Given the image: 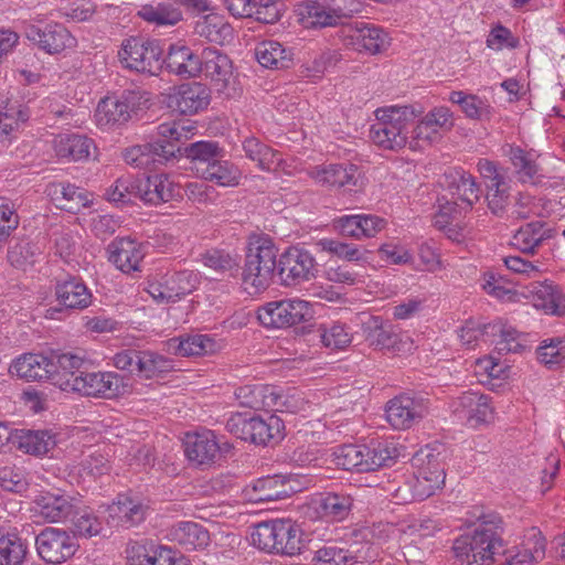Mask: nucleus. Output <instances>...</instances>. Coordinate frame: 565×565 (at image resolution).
<instances>
[{"mask_svg": "<svg viewBox=\"0 0 565 565\" xmlns=\"http://www.w3.org/2000/svg\"><path fill=\"white\" fill-rule=\"evenodd\" d=\"M192 128L181 122H164L158 126V138L154 141L137 145L124 152L125 161L137 168H149L150 164H167L175 160H189L191 169L201 177L207 168L225 151L218 142L199 140L185 143Z\"/></svg>", "mask_w": 565, "mask_h": 565, "instance_id": "1", "label": "nucleus"}, {"mask_svg": "<svg viewBox=\"0 0 565 565\" xmlns=\"http://www.w3.org/2000/svg\"><path fill=\"white\" fill-rule=\"evenodd\" d=\"M473 531L457 537L452 544L454 565H491L504 556L503 521L497 513L478 518Z\"/></svg>", "mask_w": 565, "mask_h": 565, "instance_id": "2", "label": "nucleus"}, {"mask_svg": "<svg viewBox=\"0 0 565 565\" xmlns=\"http://www.w3.org/2000/svg\"><path fill=\"white\" fill-rule=\"evenodd\" d=\"M423 107L391 106L375 111L377 122L371 127V138L379 147L397 151L408 145L409 127L423 114Z\"/></svg>", "mask_w": 565, "mask_h": 565, "instance_id": "3", "label": "nucleus"}, {"mask_svg": "<svg viewBox=\"0 0 565 565\" xmlns=\"http://www.w3.org/2000/svg\"><path fill=\"white\" fill-rule=\"evenodd\" d=\"M278 248L268 235L250 237L245 263L242 268V281L253 292L266 290L274 278L278 277Z\"/></svg>", "mask_w": 565, "mask_h": 565, "instance_id": "4", "label": "nucleus"}, {"mask_svg": "<svg viewBox=\"0 0 565 565\" xmlns=\"http://www.w3.org/2000/svg\"><path fill=\"white\" fill-rule=\"evenodd\" d=\"M253 545L267 553L294 556L305 546L299 526L287 519L258 523L252 533Z\"/></svg>", "mask_w": 565, "mask_h": 565, "instance_id": "5", "label": "nucleus"}, {"mask_svg": "<svg viewBox=\"0 0 565 565\" xmlns=\"http://www.w3.org/2000/svg\"><path fill=\"white\" fill-rule=\"evenodd\" d=\"M226 429L235 437L258 446L276 445L285 437L284 420L274 414L263 417L236 413L227 419Z\"/></svg>", "mask_w": 565, "mask_h": 565, "instance_id": "6", "label": "nucleus"}, {"mask_svg": "<svg viewBox=\"0 0 565 565\" xmlns=\"http://www.w3.org/2000/svg\"><path fill=\"white\" fill-rule=\"evenodd\" d=\"M334 455L337 465L344 470L370 472L393 465L398 451L387 441L372 440L369 445L339 446Z\"/></svg>", "mask_w": 565, "mask_h": 565, "instance_id": "7", "label": "nucleus"}, {"mask_svg": "<svg viewBox=\"0 0 565 565\" xmlns=\"http://www.w3.org/2000/svg\"><path fill=\"white\" fill-rule=\"evenodd\" d=\"M148 102L147 93L125 89L119 96L105 97L98 103L96 121L100 127L121 126L137 118Z\"/></svg>", "mask_w": 565, "mask_h": 565, "instance_id": "8", "label": "nucleus"}, {"mask_svg": "<svg viewBox=\"0 0 565 565\" xmlns=\"http://www.w3.org/2000/svg\"><path fill=\"white\" fill-rule=\"evenodd\" d=\"M62 391L111 399L129 391L128 379L116 372H81L62 384Z\"/></svg>", "mask_w": 565, "mask_h": 565, "instance_id": "9", "label": "nucleus"}, {"mask_svg": "<svg viewBox=\"0 0 565 565\" xmlns=\"http://www.w3.org/2000/svg\"><path fill=\"white\" fill-rule=\"evenodd\" d=\"M313 317V310L308 301L301 299H284L270 301L258 308L257 318L265 328H288L307 322Z\"/></svg>", "mask_w": 565, "mask_h": 565, "instance_id": "10", "label": "nucleus"}, {"mask_svg": "<svg viewBox=\"0 0 565 565\" xmlns=\"http://www.w3.org/2000/svg\"><path fill=\"white\" fill-rule=\"evenodd\" d=\"M416 468L412 486V499L423 501L434 494L445 482V468L439 454L431 450H419L412 459Z\"/></svg>", "mask_w": 565, "mask_h": 565, "instance_id": "11", "label": "nucleus"}, {"mask_svg": "<svg viewBox=\"0 0 565 565\" xmlns=\"http://www.w3.org/2000/svg\"><path fill=\"white\" fill-rule=\"evenodd\" d=\"M162 54L159 42L131 36L126 39L118 52L121 64L129 70L156 74L162 67Z\"/></svg>", "mask_w": 565, "mask_h": 565, "instance_id": "12", "label": "nucleus"}, {"mask_svg": "<svg viewBox=\"0 0 565 565\" xmlns=\"http://www.w3.org/2000/svg\"><path fill=\"white\" fill-rule=\"evenodd\" d=\"M318 267L315 257L306 249L289 247L278 258V279L291 287L316 278Z\"/></svg>", "mask_w": 565, "mask_h": 565, "instance_id": "13", "label": "nucleus"}, {"mask_svg": "<svg viewBox=\"0 0 565 565\" xmlns=\"http://www.w3.org/2000/svg\"><path fill=\"white\" fill-rule=\"evenodd\" d=\"M39 556L49 564H62L71 558L78 548L74 536L65 530L46 527L35 537Z\"/></svg>", "mask_w": 565, "mask_h": 565, "instance_id": "14", "label": "nucleus"}, {"mask_svg": "<svg viewBox=\"0 0 565 565\" xmlns=\"http://www.w3.org/2000/svg\"><path fill=\"white\" fill-rule=\"evenodd\" d=\"M345 45L358 52L379 54L390 46L388 34L380 26L364 21H353L343 29Z\"/></svg>", "mask_w": 565, "mask_h": 565, "instance_id": "15", "label": "nucleus"}, {"mask_svg": "<svg viewBox=\"0 0 565 565\" xmlns=\"http://www.w3.org/2000/svg\"><path fill=\"white\" fill-rule=\"evenodd\" d=\"M385 414L393 428L407 429L428 414V405L423 397L402 394L387 403Z\"/></svg>", "mask_w": 565, "mask_h": 565, "instance_id": "16", "label": "nucleus"}, {"mask_svg": "<svg viewBox=\"0 0 565 565\" xmlns=\"http://www.w3.org/2000/svg\"><path fill=\"white\" fill-rule=\"evenodd\" d=\"M54 294L60 308H50L47 312H51V317L54 311H61L62 309H85L92 303L93 298L85 282L75 276L56 280Z\"/></svg>", "mask_w": 565, "mask_h": 565, "instance_id": "17", "label": "nucleus"}, {"mask_svg": "<svg viewBox=\"0 0 565 565\" xmlns=\"http://www.w3.org/2000/svg\"><path fill=\"white\" fill-rule=\"evenodd\" d=\"M25 36L49 54H57L74 44V38L60 23H49L43 28L30 24L25 28Z\"/></svg>", "mask_w": 565, "mask_h": 565, "instance_id": "18", "label": "nucleus"}, {"mask_svg": "<svg viewBox=\"0 0 565 565\" xmlns=\"http://www.w3.org/2000/svg\"><path fill=\"white\" fill-rule=\"evenodd\" d=\"M355 498L352 492L340 489L321 493L316 500L319 515L329 522H343L353 515Z\"/></svg>", "mask_w": 565, "mask_h": 565, "instance_id": "19", "label": "nucleus"}, {"mask_svg": "<svg viewBox=\"0 0 565 565\" xmlns=\"http://www.w3.org/2000/svg\"><path fill=\"white\" fill-rule=\"evenodd\" d=\"M201 73L210 78L217 92H224L233 79L232 60L216 47L201 52Z\"/></svg>", "mask_w": 565, "mask_h": 565, "instance_id": "20", "label": "nucleus"}, {"mask_svg": "<svg viewBox=\"0 0 565 565\" xmlns=\"http://www.w3.org/2000/svg\"><path fill=\"white\" fill-rule=\"evenodd\" d=\"M211 102L210 88L200 82L179 85L169 97V105L181 114L192 115L205 109Z\"/></svg>", "mask_w": 565, "mask_h": 565, "instance_id": "21", "label": "nucleus"}, {"mask_svg": "<svg viewBox=\"0 0 565 565\" xmlns=\"http://www.w3.org/2000/svg\"><path fill=\"white\" fill-rule=\"evenodd\" d=\"M184 452L191 462L211 466L222 457V447L212 430H203L186 436Z\"/></svg>", "mask_w": 565, "mask_h": 565, "instance_id": "22", "label": "nucleus"}, {"mask_svg": "<svg viewBox=\"0 0 565 565\" xmlns=\"http://www.w3.org/2000/svg\"><path fill=\"white\" fill-rule=\"evenodd\" d=\"M348 0H308L301 12L307 26H332L345 17V3Z\"/></svg>", "mask_w": 565, "mask_h": 565, "instance_id": "23", "label": "nucleus"}, {"mask_svg": "<svg viewBox=\"0 0 565 565\" xmlns=\"http://www.w3.org/2000/svg\"><path fill=\"white\" fill-rule=\"evenodd\" d=\"M161 62L169 73L182 78H194L201 74V53L184 44H170Z\"/></svg>", "mask_w": 565, "mask_h": 565, "instance_id": "24", "label": "nucleus"}, {"mask_svg": "<svg viewBox=\"0 0 565 565\" xmlns=\"http://www.w3.org/2000/svg\"><path fill=\"white\" fill-rule=\"evenodd\" d=\"M30 109L18 99H0V143L10 145L22 125L30 118Z\"/></svg>", "mask_w": 565, "mask_h": 565, "instance_id": "25", "label": "nucleus"}, {"mask_svg": "<svg viewBox=\"0 0 565 565\" xmlns=\"http://www.w3.org/2000/svg\"><path fill=\"white\" fill-rule=\"evenodd\" d=\"M10 373L25 381H49L55 385V369L49 355L26 353L12 362Z\"/></svg>", "mask_w": 565, "mask_h": 565, "instance_id": "26", "label": "nucleus"}, {"mask_svg": "<svg viewBox=\"0 0 565 565\" xmlns=\"http://www.w3.org/2000/svg\"><path fill=\"white\" fill-rule=\"evenodd\" d=\"M455 414L471 426L487 423L492 416L489 397L476 392H465L455 402Z\"/></svg>", "mask_w": 565, "mask_h": 565, "instance_id": "27", "label": "nucleus"}, {"mask_svg": "<svg viewBox=\"0 0 565 565\" xmlns=\"http://www.w3.org/2000/svg\"><path fill=\"white\" fill-rule=\"evenodd\" d=\"M108 260L124 273L139 270L143 258L140 246L129 237L111 242L107 247Z\"/></svg>", "mask_w": 565, "mask_h": 565, "instance_id": "28", "label": "nucleus"}, {"mask_svg": "<svg viewBox=\"0 0 565 565\" xmlns=\"http://www.w3.org/2000/svg\"><path fill=\"white\" fill-rule=\"evenodd\" d=\"M54 151L58 158L68 161L88 160L96 151L93 139L78 134L58 135L54 139Z\"/></svg>", "mask_w": 565, "mask_h": 565, "instance_id": "29", "label": "nucleus"}, {"mask_svg": "<svg viewBox=\"0 0 565 565\" xmlns=\"http://www.w3.org/2000/svg\"><path fill=\"white\" fill-rule=\"evenodd\" d=\"M315 179L322 184L334 188H343L345 191H353L359 185L360 173L358 167L351 163H332L315 172Z\"/></svg>", "mask_w": 565, "mask_h": 565, "instance_id": "30", "label": "nucleus"}, {"mask_svg": "<svg viewBox=\"0 0 565 565\" xmlns=\"http://www.w3.org/2000/svg\"><path fill=\"white\" fill-rule=\"evenodd\" d=\"M168 536L185 551L204 548L210 542L209 531L192 521L178 522L172 525Z\"/></svg>", "mask_w": 565, "mask_h": 565, "instance_id": "31", "label": "nucleus"}, {"mask_svg": "<svg viewBox=\"0 0 565 565\" xmlns=\"http://www.w3.org/2000/svg\"><path fill=\"white\" fill-rule=\"evenodd\" d=\"M362 332L365 341L375 349L394 350L399 341V335L392 324L383 323L382 319L375 316H367L362 320Z\"/></svg>", "mask_w": 565, "mask_h": 565, "instance_id": "32", "label": "nucleus"}, {"mask_svg": "<svg viewBox=\"0 0 565 565\" xmlns=\"http://www.w3.org/2000/svg\"><path fill=\"white\" fill-rule=\"evenodd\" d=\"M51 365L55 369V385L62 390V384L68 379L77 377L87 362L84 354L77 352L51 351Z\"/></svg>", "mask_w": 565, "mask_h": 565, "instance_id": "33", "label": "nucleus"}, {"mask_svg": "<svg viewBox=\"0 0 565 565\" xmlns=\"http://www.w3.org/2000/svg\"><path fill=\"white\" fill-rule=\"evenodd\" d=\"M127 553L131 565H178L175 552L162 545L132 546Z\"/></svg>", "mask_w": 565, "mask_h": 565, "instance_id": "34", "label": "nucleus"}, {"mask_svg": "<svg viewBox=\"0 0 565 565\" xmlns=\"http://www.w3.org/2000/svg\"><path fill=\"white\" fill-rule=\"evenodd\" d=\"M366 558L363 547L350 545L348 548L335 545L323 546L316 551L313 561L316 565H354Z\"/></svg>", "mask_w": 565, "mask_h": 565, "instance_id": "35", "label": "nucleus"}, {"mask_svg": "<svg viewBox=\"0 0 565 565\" xmlns=\"http://www.w3.org/2000/svg\"><path fill=\"white\" fill-rule=\"evenodd\" d=\"M530 292L537 309L556 316L565 313V297L553 284L534 282Z\"/></svg>", "mask_w": 565, "mask_h": 565, "instance_id": "36", "label": "nucleus"}, {"mask_svg": "<svg viewBox=\"0 0 565 565\" xmlns=\"http://www.w3.org/2000/svg\"><path fill=\"white\" fill-rule=\"evenodd\" d=\"M255 57L262 66L271 70L288 68L292 64V53L273 40L258 43Z\"/></svg>", "mask_w": 565, "mask_h": 565, "instance_id": "37", "label": "nucleus"}, {"mask_svg": "<svg viewBox=\"0 0 565 565\" xmlns=\"http://www.w3.org/2000/svg\"><path fill=\"white\" fill-rule=\"evenodd\" d=\"M12 440L28 454L42 456L56 445L55 435L51 430H20L12 434Z\"/></svg>", "mask_w": 565, "mask_h": 565, "instance_id": "38", "label": "nucleus"}, {"mask_svg": "<svg viewBox=\"0 0 565 565\" xmlns=\"http://www.w3.org/2000/svg\"><path fill=\"white\" fill-rule=\"evenodd\" d=\"M250 499L255 502L278 501L290 495L292 489L279 476H268L255 481Z\"/></svg>", "mask_w": 565, "mask_h": 565, "instance_id": "39", "label": "nucleus"}, {"mask_svg": "<svg viewBox=\"0 0 565 565\" xmlns=\"http://www.w3.org/2000/svg\"><path fill=\"white\" fill-rule=\"evenodd\" d=\"M200 259L205 267L221 276L237 277L239 275L238 258L223 249H209L200 255Z\"/></svg>", "mask_w": 565, "mask_h": 565, "instance_id": "40", "label": "nucleus"}, {"mask_svg": "<svg viewBox=\"0 0 565 565\" xmlns=\"http://www.w3.org/2000/svg\"><path fill=\"white\" fill-rule=\"evenodd\" d=\"M200 178L220 186H236L239 183L241 171L234 163L220 157Z\"/></svg>", "mask_w": 565, "mask_h": 565, "instance_id": "41", "label": "nucleus"}, {"mask_svg": "<svg viewBox=\"0 0 565 565\" xmlns=\"http://www.w3.org/2000/svg\"><path fill=\"white\" fill-rule=\"evenodd\" d=\"M73 505L62 495L45 494L35 502V512L47 522H58L72 513Z\"/></svg>", "mask_w": 565, "mask_h": 565, "instance_id": "42", "label": "nucleus"}, {"mask_svg": "<svg viewBox=\"0 0 565 565\" xmlns=\"http://www.w3.org/2000/svg\"><path fill=\"white\" fill-rule=\"evenodd\" d=\"M139 17L145 21L159 26L175 25L182 20V12L174 4L169 2L156 6L146 4L139 10Z\"/></svg>", "mask_w": 565, "mask_h": 565, "instance_id": "43", "label": "nucleus"}, {"mask_svg": "<svg viewBox=\"0 0 565 565\" xmlns=\"http://www.w3.org/2000/svg\"><path fill=\"white\" fill-rule=\"evenodd\" d=\"M26 545L17 534H0V565H21Z\"/></svg>", "mask_w": 565, "mask_h": 565, "instance_id": "44", "label": "nucleus"}, {"mask_svg": "<svg viewBox=\"0 0 565 565\" xmlns=\"http://www.w3.org/2000/svg\"><path fill=\"white\" fill-rule=\"evenodd\" d=\"M321 248L326 252L337 255L348 262L366 263L370 252L360 248L354 244L344 243L332 238H323L319 242Z\"/></svg>", "mask_w": 565, "mask_h": 565, "instance_id": "45", "label": "nucleus"}, {"mask_svg": "<svg viewBox=\"0 0 565 565\" xmlns=\"http://www.w3.org/2000/svg\"><path fill=\"white\" fill-rule=\"evenodd\" d=\"M539 221L522 225L512 236L510 244L524 254L533 255L541 246Z\"/></svg>", "mask_w": 565, "mask_h": 565, "instance_id": "46", "label": "nucleus"}, {"mask_svg": "<svg viewBox=\"0 0 565 565\" xmlns=\"http://www.w3.org/2000/svg\"><path fill=\"white\" fill-rule=\"evenodd\" d=\"M317 333L323 347L331 350L344 349L352 341V337L345 330L344 324L339 322L320 324L317 330Z\"/></svg>", "mask_w": 565, "mask_h": 565, "instance_id": "47", "label": "nucleus"}, {"mask_svg": "<svg viewBox=\"0 0 565 565\" xmlns=\"http://www.w3.org/2000/svg\"><path fill=\"white\" fill-rule=\"evenodd\" d=\"M173 367L172 361L152 351H140L137 372L139 375L151 379Z\"/></svg>", "mask_w": 565, "mask_h": 565, "instance_id": "48", "label": "nucleus"}, {"mask_svg": "<svg viewBox=\"0 0 565 565\" xmlns=\"http://www.w3.org/2000/svg\"><path fill=\"white\" fill-rule=\"evenodd\" d=\"M194 31L210 42L221 43L231 32L230 25L217 15H205L196 21Z\"/></svg>", "mask_w": 565, "mask_h": 565, "instance_id": "49", "label": "nucleus"}, {"mask_svg": "<svg viewBox=\"0 0 565 565\" xmlns=\"http://www.w3.org/2000/svg\"><path fill=\"white\" fill-rule=\"evenodd\" d=\"M452 196H456L465 204L466 210L471 209L473 203L478 201V186L475 179L469 173H461L458 180H454L450 185Z\"/></svg>", "mask_w": 565, "mask_h": 565, "instance_id": "50", "label": "nucleus"}, {"mask_svg": "<svg viewBox=\"0 0 565 565\" xmlns=\"http://www.w3.org/2000/svg\"><path fill=\"white\" fill-rule=\"evenodd\" d=\"M510 160L515 168L518 178L523 183H536L539 168L534 161L529 159L525 151L520 147L510 148Z\"/></svg>", "mask_w": 565, "mask_h": 565, "instance_id": "51", "label": "nucleus"}, {"mask_svg": "<svg viewBox=\"0 0 565 565\" xmlns=\"http://www.w3.org/2000/svg\"><path fill=\"white\" fill-rule=\"evenodd\" d=\"M531 537L535 539L534 551L519 552L511 556L504 555L499 559V565H532L534 562L542 559L545 554V539L540 531H533Z\"/></svg>", "mask_w": 565, "mask_h": 565, "instance_id": "52", "label": "nucleus"}, {"mask_svg": "<svg viewBox=\"0 0 565 565\" xmlns=\"http://www.w3.org/2000/svg\"><path fill=\"white\" fill-rule=\"evenodd\" d=\"M150 177L153 186L154 205L169 202L182 195L181 186L171 181L167 174L158 173Z\"/></svg>", "mask_w": 565, "mask_h": 565, "instance_id": "53", "label": "nucleus"}, {"mask_svg": "<svg viewBox=\"0 0 565 565\" xmlns=\"http://www.w3.org/2000/svg\"><path fill=\"white\" fill-rule=\"evenodd\" d=\"M213 349V339L205 334H195L185 340H181L175 352L181 356H190L205 354L212 352Z\"/></svg>", "mask_w": 565, "mask_h": 565, "instance_id": "54", "label": "nucleus"}, {"mask_svg": "<svg viewBox=\"0 0 565 565\" xmlns=\"http://www.w3.org/2000/svg\"><path fill=\"white\" fill-rule=\"evenodd\" d=\"M73 536L92 537L99 534L102 530L100 521L90 512L83 510L76 512L72 519Z\"/></svg>", "mask_w": 565, "mask_h": 565, "instance_id": "55", "label": "nucleus"}, {"mask_svg": "<svg viewBox=\"0 0 565 565\" xmlns=\"http://www.w3.org/2000/svg\"><path fill=\"white\" fill-rule=\"evenodd\" d=\"M282 11V0H255L252 18L260 23L274 24L281 18Z\"/></svg>", "mask_w": 565, "mask_h": 565, "instance_id": "56", "label": "nucleus"}, {"mask_svg": "<svg viewBox=\"0 0 565 565\" xmlns=\"http://www.w3.org/2000/svg\"><path fill=\"white\" fill-rule=\"evenodd\" d=\"M166 277L174 301L192 292L198 284L196 275L188 270L178 271Z\"/></svg>", "mask_w": 565, "mask_h": 565, "instance_id": "57", "label": "nucleus"}, {"mask_svg": "<svg viewBox=\"0 0 565 565\" xmlns=\"http://www.w3.org/2000/svg\"><path fill=\"white\" fill-rule=\"evenodd\" d=\"M0 487L6 491L22 493L26 491L29 481L22 469L3 467L0 468Z\"/></svg>", "mask_w": 565, "mask_h": 565, "instance_id": "58", "label": "nucleus"}, {"mask_svg": "<svg viewBox=\"0 0 565 565\" xmlns=\"http://www.w3.org/2000/svg\"><path fill=\"white\" fill-rule=\"evenodd\" d=\"M488 194V206L491 212L495 215L504 211L509 202L510 185L508 181L487 183Z\"/></svg>", "mask_w": 565, "mask_h": 565, "instance_id": "59", "label": "nucleus"}, {"mask_svg": "<svg viewBox=\"0 0 565 565\" xmlns=\"http://www.w3.org/2000/svg\"><path fill=\"white\" fill-rule=\"evenodd\" d=\"M19 225V216L4 198H0V247Z\"/></svg>", "mask_w": 565, "mask_h": 565, "instance_id": "60", "label": "nucleus"}, {"mask_svg": "<svg viewBox=\"0 0 565 565\" xmlns=\"http://www.w3.org/2000/svg\"><path fill=\"white\" fill-rule=\"evenodd\" d=\"M38 248L28 239L18 241L8 250V259L11 265L22 267L32 262Z\"/></svg>", "mask_w": 565, "mask_h": 565, "instance_id": "61", "label": "nucleus"}, {"mask_svg": "<svg viewBox=\"0 0 565 565\" xmlns=\"http://www.w3.org/2000/svg\"><path fill=\"white\" fill-rule=\"evenodd\" d=\"M333 227L344 237L360 239L362 234L361 215H343L333 221Z\"/></svg>", "mask_w": 565, "mask_h": 565, "instance_id": "62", "label": "nucleus"}, {"mask_svg": "<svg viewBox=\"0 0 565 565\" xmlns=\"http://www.w3.org/2000/svg\"><path fill=\"white\" fill-rule=\"evenodd\" d=\"M87 192L73 184L67 183V191L65 192V200L62 203V210L71 213H77L83 207L89 205Z\"/></svg>", "mask_w": 565, "mask_h": 565, "instance_id": "63", "label": "nucleus"}, {"mask_svg": "<svg viewBox=\"0 0 565 565\" xmlns=\"http://www.w3.org/2000/svg\"><path fill=\"white\" fill-rule=\"evenodd\" d=\"M462 111L467 117L471 119H489L491 116V107L487 103V100L476 96L468 94L466 100L461 105Z\"/></svg>", "mask_w": 565, "mask_h": 565, "instance_id": "64", "label": "nucleus"}]
</instances>
